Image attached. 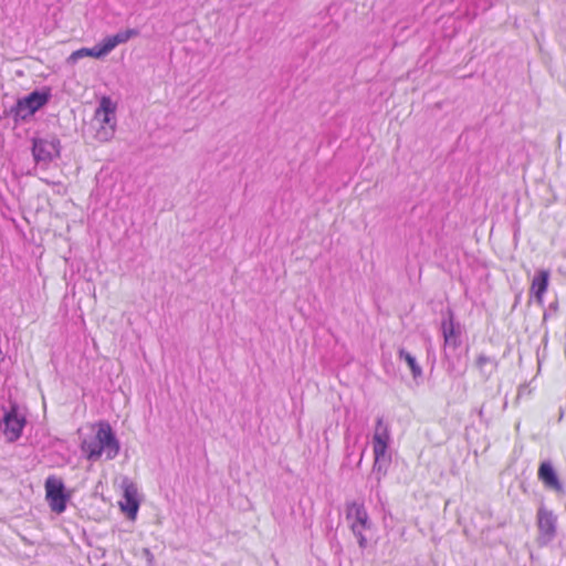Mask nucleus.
<instances>
[{"instance_id":"1","label":"nucleus","mask_w":566,"mask_h":566,"mask_svg":"<svg viewBox=\"0 0 566 566\" xmlns=\"http://www.w3.org/2000/svg\"><path fill=\"white\" fill-rule=\"evenodd\" d=\"M52 98V90L50 86H43L34 90L28 95L17 99L15 104L6 112L7 116H11L14 124L24 123L49 104Z\"/></svg>"},{"instance_id":"2","label":"nucleus","mask_w":566,"mask_h":566,"mask_svg":"<svg viewBox=\"0 0 566 566\" xmlns=\"http://www.w3.org/2000/svg\"><path fill=\"white\" fill-rule=\"evenodd\" d=\"M346 520L349 523V528L354 536L357 538L358 546L361 549L367 547L368 541L364 535L365 531H369L373 527V522L369 518L368 512L364 503L356 501L348 502L346 504Z\"/></svg>"},{"instance_id":"3","label":"nucleus","mask_w":566,"mask_h":566,"mask_svg":"<svg viewBox=\"0 0 566 566\" xmlns=\"http://www.w3.org/2000/svg\"><path fill=\"white\" fill-rule=\"evenodd\" d=\"M61 140L55 135L32 138V156L38 166L48 168L61 156Z\"/></svg>"},{"instance_id":"4","label":"nucleus","mask_w":566,"mask_h":566,"mask_svg":"<svg viewBox=\"0 0 566 566\" xmlns=\"http://www.w3.org/2000/svg\"><path fill=\"white\" fill-rule=\"evenodd\" d=\"M440 331L443 337V348L457 350L462 345L463 325L457 321L454 311L448 306L441 312Z\"/></svg>"},{"instance_id":"5","label":"nucleus","mask_w":566,"mask_h":566,"mask_svg":"<svg viewBox=\"0 0 566 566\" xmlns=\"http://www.w3.org/2000/svg\"><path fill=\"white\" fill-rule=\"evenodd\" d=\"M44 488L46 492L45 497L52 512L56 514L63 513L71 497L66 492L63 480L55 475H50L45 480Z\"/></svg>"},{"instance_id":"6","label":"nucleus","mask_w":566,"mask_h":566,"mask_svg":"<svg viewBox=\"0 0 566 566\" xmlns=\"http://www.w3.org/2000/svg\"><path fill=\"white\" fill-rule=\"evenodd\" d=\"M27 424L25 416L19 410L15 402L10 403L8 410L4 411L3 418L0 422V428L9 442L17 441Z\"/></svg>"},{"instance_id":"7","label":"nucleus","mask_w":566,"mask_h":566,"mask_svg":"<svg viewBox=\"0 0 566 566\" xmlns=\"http://www.w3.org/2000/svg\"><path fill=\"white\" fill-rule=\"evenodd\" d=\"M537 527L539 546L548 545L557 534V517L553 511L542 505L537 511Z\"/></svg>"},{"instance_id":"8","label":"nucleus","mask_w":566,"mask_h":566,"mask_svg":"<svg viewBox=\"0 0 566 566\" xmlns=\"http://www.w3.org/2000/svg\"><path fill=\"white\" fill-rule=\"evenodd\" d=\"M96 440L98 441L99 450L105 452L108 460L115 459L118 455L120 450L119 441L107 421L98 423Z\"/></svg>"},{"instance_id":"9","label":"nucleus","mask_w":566,"mask_h":566,"mask_svg":"<svg viewBox=\"0 0 566 566\" xmlns=\"http://www.w3.org/2000/svg\"><path fill=\"white\" fill-rule=\"evenodd\" d=\"M467 353L462 354L459 349L453 350L452 348H443V360L446 364V370L449 376L453 378L462 377L468 369Z\"/></svg>"},{"instance_id":"10","label":"nucleus","mask_w":566,"mask_h":566,"mask_svg":"<svg viewBox=\"0 0 566 566\" xmlns=\"http://www.w3.org/2000/svg\"><path fill=\"white\" fill-rule=\"evenodd\" d=\"M95 119L98 126H112L116 129V104L109 96H103L95 111Z\"/></svg>"},{"instance_id":"11","label":"nucleus","mask_w":566,"mask_h":566,"mask_svg":"<svg viewBox=\"0 0 566 566\" xmlns=\"http://www.w3.org/2000/svg\"><path fill=\"white\" fill-rule=\"evenodd\" d=\"M138 491L134 483H126L123 492V501L119 506L123 513L129 518L135 520L139 510Z\"/></svg>"},{"instance_id":"12","label":"nucleus","mask_w":566,"mask_h":566,"mask_svg":"<svg viewBox=\"0 0 566 566\" xmlns=\"http://www.w3.org/2000/svg\"><path fill=\"white\" fill-rule=\"evenodd\" d=\"M538 479L544 485L558 493H565L564 484L560 482L556 470L554 469L551 461H543L538 468Z\"/></svg>"},{"instance_id":"13","label":"nucleus","mask_w":566,"mask_h":566,"mask_svg":"<svg viewBox=\"0 0 566 566\" xmlns=\"http://www.w3.org/2000/svg\"><path fill=\"white\" fill-rule=\"evenodd\" d=\"M390 443V429L389 424L385 422L384 417H378L376 420L375 432L373 436L374 451L389 450Z\"/></svg>"},{"instance_id":"14","label":"nucleus","mask_w":566,"mask_h":566,"mask_svg":"<svg viewBox=\"0 0 566 566\" xmlns=\"http://www.w3.org/2000/svg\"><path fill=\"white\" fill-rule=\"evenodd\" d=\"M374 458L373 476L377 484H379L381 479L387 474L391 464V454L389 450L374 451Z\"/></svg>"},{"instance_id":"15","label":"nucleus","mask_w":566,"mask_h":566,"mask_svg":"<svg viewBox=\"0 0 566 566\" xmlns=\"http://www.w3.org/2000/svg\"><path fill=\"white\" fill-rule=\"evenodd\" d=\"M549 282V271L548 270H538L533 280L531 285V294L536 298L538 303H543L544 294L547 291Z\"/></svg>"},{"instance_id":"16","label":"nucleus","mask_w":566,"mask_h":566,"mask_svg":"<svg viewBox=\"0 0 566 566\" xmlns=\"http://www.w3.org/2000/svg\"><path fill=\"white\" fill-rule=\"evenodd\" d=\"M499 363L495 357L488 356L485 354H480L475 360V367L479 369L481 377L484 380L491 378V376L496 371Z\"/></svg>"},{"instance_id":"17","label":"nucleus","mask_w":566,"mask_h":566,"mask_svg":"<svg viewBox=\"0 0 566 566\" xmlns=\"http://www.w3.org/2000/svg\"><path fill=\"white\" fill-rule=\"evenodd\" d=\"M398 358L400 360L406 361V364L410 368L413 379H418V378L422 377V368L418 364L416 357L411 353H409L405 348H400L398 350Z\"/></svg>"},{"instance_id":"18","label":"nucleus","mask_w":566,"mask_h":566,"mask_svg":"<svg viewBox=\"0 0 566 566\" xmlns=\"http://www.w3.org/2000/svg\"><path fill=\"white\" fill-rule=\"evenodd\" d=\"M98 446L99 444H98L97 440L96 441H86L85 440V441L82 442L81 448H82V451L84 453H86L88 460L95 461L103 453V451L99 450Z\"/></svg>"},{"instance_id":"19","label":"nucleus","mask_w":566,"mask_h":566,"mask_svg":"<svg viewBox=\"0 0 566 566\" xmlns=\"http://www.w3.org/2000/svg\"><path fill=\"white\" fill-rule=\"evenodd\" d=\"M91 56L95 59H99L96 46L93 48H82L80 50L74 51L67 59L69 63H76L80 59Z\"/></svg>"},{"instance_id":"20","label":"nucleus","mask_w":566,"mask_h":566,"mask_svg":"<svg viewBox=\"0 0 566 566\" xmlns=\"http://www.w3.org/2000/svg\"><path fill=\"white\" fill-rule=\"evenodd\" d=\"M139 35L138 29H126L124 31H119L116 34L111 35L114 40V44L117 46L119 44L126 43L133 38Z\"/></svg>"},{"instance_id":"21","label":"nucleus","mask_w":566,"mask_h":566,"mask_svg":"<svg viewBox=\"0 0 566 566\" xmlns=\"http://www.w3.org/2000/svg\"><path fill=\"white\" fill-rule=\"evenodd\" d=\"M95 46L99 55V59L106 56L116 48V45L114 44V40L111 35L104 38Z\"/></svg>"},{"instance_id":"22","label":"nucleus","mask_w":566,"mask_h":566,"mask_svg":"<svg viewBox=\"0 0 566 566\" xmlns=\"http://www.w3.org/2000/svg\"><path fill=\"white\" fill-rule=\"evenodd\" d=\"M114 135L115 128H112V126H98L95 132V138L101 143L109 142Z\"/></svg>"},{"instance_id":"23","label":"nucleus","mask_w":566,"mask_h":566,"mask_svg":"<svg viewBox=\"0 0 566 566\" xmlns=\"http://www.w3.org/2000/svg\"><path fill=\"white\" fill-rule=\"evenodd\" d=\"M145 554L150 555L149 549H145Z\"/></svg>"}]
</instances>
